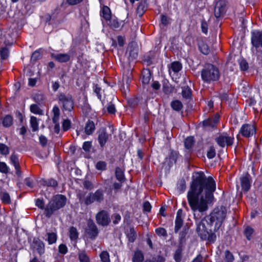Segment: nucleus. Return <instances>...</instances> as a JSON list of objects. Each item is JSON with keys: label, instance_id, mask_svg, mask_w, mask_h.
Segmentation results:
<instances>
[{"label": "nucleus", "instance_id": "nucleus-41", "mask_svg": "<svg viewBox=\"0 0 262 262\" xmlns=\"http://www.w3.org/2000/svg\"><path fill=\"white\" fill-rule=\"evenodd\" d=\"M30 124L33 132H36L38 129V123L35 117L32 116L31 117Z\"/></svg>", "mask_w": 262, "mask_h": 262}, {"label": "nucleus", "instance_id": "nucleus-21", "mask_svg": "<svg viewBox=\"0 0 262 262\" xmlns=\"http://www.w3.org/2000/svg\"><path fill=\"white\" fill-rule=\"evenodd\" d=\"M169 74H171V71L174 73H177L182 69V64L179 61H173L168 67Z\"/></svg>", "mask_w": 262, "mask_h": 262}, {"label": "nucleus", "instance_id": "nucleus-59", "mask_svg": "<svg viewBox=\"0 0 262 262\" xmlns=\"http://www.w3.org/2000/svg\"><path fill=\"white\" fill-rule=\"evenodd\" d=\"M2 200L4 203L9 204L11 202L9 194L7 192L3 193L2 195Z\"/></svg>", "mask_w": 262, "mask_h": 262}, {"label": "nucleus", "instance_id": "nucleus-12", "mask_svg": "<svg viewBox=\"0 0 262 262\" xmlns=\"http://www.w3.org/2000/svg\"><path fill=\"white\" fill-rule=\"evenodd\" d=\"M86 192H79L78 194V197L79 202L82 204L88 206L94 203V198L92 195V192H90L86 196H85Z\"/></svg>", "mask_w": 262, "mask_h": 262}, {"label": "nucleus", "instance_id": "nucleus-58", "mask_svg": "<svg viewBox=\"0 0 262 262\" xmlns=\"http://www.w3.org/2000/svg\"><path fill=\"white\" fill-rule=\"evenodd\" d=\"M43 99L44 96L41 94H36L34 96V101L38 104L41 103Z\"/></svg>", "mask_w": 262, "mask_h": 262}, {"label": "nucleus", "instance_id": "nucleus-10", "mask_svg": "<svg viewBox=\"0 0 262 262\" xmlns=\"http://www.w3.org/2000/svg\"><path fill=\"white\" fill-rule=\"evenodd\" d=\"M98 141L100 147L103 148L109 138L111 136L106 132L105 128H101L97 132Z\"/></svg>", "mask_w": 262, "mask_h": 262}, {"label": "nucleus", "instance_id": "nucleus-17", "mask_svg": "<svg viewBox=\"0 0 262 262\" xmlns=\"http://www.w3.org/2000/svg\"><path fill=\"white\" fill-rule=\"evenodd\" d=\"M10 161L11 163L15 168L16 175L18 177H21V171L20 170L18 156L14 154H12L10 157Z\"/></svg>", "mask_w": 262, "mask_h": 262}, {"label": "nucleus", "instance_id": "nucleus-29", "mask_svg": "<svg viewBox=\"0 0 262 262\" xmlns=\"http://www.w3.org/2000/svg\"><path fill=\"white\" fill-rule=\"evenodd\" d=\"M47 238L46 239L49 245L54 244L57 239V234L55 232L47 233Z\"/></svg>", "mask_w": 262, "mask_h": 262}, {"label": "nucleus", "instance_id": "nucleus-2", "mask_svg": "<svg viewBox=\"0 0 262 262\" xmlns=\"http://www.w3.org/2000/svg\"><path fill=\"white\" fill-rule=\"evenodd\" d=\"M226 213L225 207H217L209 215L205 216L197 223L196 231L200 238L210 243H214L216 238L215 233L221 227L226 218Z\"/></svg>", "mask_w": 262, "mask_h": 262}, {"label": "nucleus", "instance_id": "nucleus-25", "mask_svg": "<svg viewBox=\"0 0 262 262\" xmlns=\"http://www.w3.org/2000/svg\"><path fill=\"white\" fill-rule=\"evenodd\" d=\"M147 9V4L145 1H141L137 8V14L141 17Z\"/></svg>", "mask_w": 262, "mask_h": 262}, {"label": "nucleus", "instance_id": "nucleus-6", "mask_svg": "<svg viewBox=\"0 0 262 262\" xmlns=\"http://www.w3.org/2000/svg\"><path fill=\"white\" fill-rule=\"evenodd\" d=\"M58 104L63 112H71L74 107V100L72 95L60 92L57 95Z\"/></svg>", "mask_w": 262, "mask_h": 262}, {"label": "nucleus", "instance_id": "nucleus-20", "mask_svg": "<svg viewBox=\"0 0 262 262\" xmlns=\"http://www.w3.org/2000/svg\"><path fill=\"white\" fill-rule=\"evenodd\" d=\"M92 195L95 202L101 203L104 201V191L102 189H97L95 192H92Z\"/></svg>", "mask_w": 262, "mask_h": 262}, {"label": "nucleus", "instance_id": "nucleus-19", "mask_svg": "<svg viewBox=\"0 0 262 262\" xmlns=\"http://www.w3.org/2000/svg\"><path fill=\"white\" fill-rule=\"evenodd\" d=\"M162 89L163 92L168 95L173 92L174 86L171 84L167 79H165L162 81Z\"/></svg>", "mask_w": 262, "mask_h": 262}, {"label": "nucleus", "instance_id": "nucleus-43", "mask_svg": "<svg viewBox=\"0 0 262 262\" xmlns=\"http://www.w3.org/2000/svg\"><path fill=\"white\" fill-rule=\"evenodd\" d=\"M254 232V229L251 227L248 226L244 230V235L247 239L250 241L252 238V235Z\"/></svg>", "mask_w": 262, "mask_h": 262}, {"label": "nucleus", "instance_id": "nucleus-44", "mask_svg": "<svg viewBox=\"0 0 262 262\" xmlns=\"http://www.w3.org/2000/svg\"><path fill=\"white\" fill-rule=\"evenodd\" d=\"M9 55V51L8 48L3 47L0 50V56L1 58L3 60L6 59Z\"/></svg>", "mask_w": 262, "mask_h": 262}, {"label": "nucleus", "instance_id": "nucleus-62", "mask_svg": "<svg viewBox=\"0 0 262 262\" xmlns=\"http://www.w3.org/2000/svg\"><path fill=\"white\" fill-rule=\"evenodd\" d=\"M208 25L207 22L204 19H202L201 21V29L202 31L206 34L208 32Z\"/></svg>", "mask_w": 262, "mask_h": 262}, {"label": "nucleus", "instance_id": "nucleus-23", "mask_svg": "<svg viewBox=\"0 0 262 262\" xmlns=\"http://www.w3.org/2000/svg\"><path fill=\"white\" fill-rule=\"evenodd\" d=\"M100 16L106 21H108L112 17L111 11L107 6H103L101 12Z\"/></svg>", "mask_w": 262, "mask_h": 262}, {"label": "nucleus", "instance_id": "nucleus-46", "mask_svg": "<svg viewBox=\"0 0 262 262\" xmlns=\"http://www.w3.org/2000/svg\"><path fill=\"white\" fill-rule=\"evenodd\" d=\"M194 141L192 137H187L184 142V145L186 148L190 149L193 145Z\"/></svg>", "mask_w": 262, "mask_h": 262}, {"label": "nucleus", "instance_id": "nucleus-27", "mask_svg": "<svg viewBox=\"0 0 262 262\" xmlns=\"http://www.w3.org/2000/svg\"><path fill=\"white\" fill-rule=\"evenodd\" d=\"M52 112L53 113L52 121L53 123H57V122L59 121L60 114L59 107L57 105L54 106L52 110Z\"/></svg>", "mask_w": 262, "mask_h": 262}, {"label": "nucleus", "instance_id": "nucleus-22", "mask_svg": "<svg viewBox=\"0 0 262 262\" xmlns=\"http://www.w3.org/2000/svg\"><path fill=\"white\" fill-rule=\"evenodd\" d=\"M95 130V124L94 122L91 120H89L85 123L84 127V132L87 135H92Z\"/></svg>", "mask_w": 262, "mask_h": 262}, {"label": "nucleus", "instance_id": "nucleus-13", "mask_svg": "<svg viewBox=\"0 0 262 262\" xmlns=\"http://www.w3.org/2000/svg\"><path fill=\"white\" fill-rule=\"evenodd\" d=\"M219 121V117L215 116L214 117L208 118L203 121V125L205 129H209L216 126Z\"/></svg>", "mask_w": 262, "mask_h": 262}, {"label": "nucleus", "instance_id": "nucleus-38", "mask_svg": "<svg viewBox=\"0 0 262 262\" xmlns=\"http://www.w3.org/2000/svg\"><path fill=\"white\" fill-rule=\"evenodd\" d=\"M107 21L108 22V25L112 29H117L120 27V23L116 18L111 17Z\"/></svg>", "mask_w": 262, "mask_h": 262}, {"label": "nucleus", "instance_id": "nucleus-36", "mask_svg": "<svg viewBox=\"0 0 262 262\" xmlns=\"http://www.w3.org/2000/svg\"><path fill=\"white\" fill-rule=\"evenodd\" d=\"M199 49L200 51L205 55H208L210 52L208 45L204 42L200 43Z\"/></svg>", "mask_w": 262, "mask_h": 262}, {"label": "nucleus", "instance_id": "nucleus-3", "mask_svg": "<svg viewBox=\"0 0 262 262\" xmlns=\"http://www.w3.org/2000/svg\"><path fill=\"white\" fill-rule=\"evenodd\" d=\"M201 78L204 83L211 84L218 81L221 77L219 68L215 65L205 63L201 70Z\"/></svg>", "mask_w": 262, "mask_h": 262}, {"label": "nucleus", "instance_id": "nucleus-5", "mask_svg": "<svg viewBox=\"0 0 262 262\" xmlns=\"http://www.w3.org/2000/svg\"><path fill=\"white\" fill-rule=\"evenodd\" d=\"M251 42L252 47L251 51L257 61H262V31H254L251 32Z\"/></svg>", "mask_w": 262, "mask_h": 262}, {"label": "nucleus", "instance_id": "nucleus-56", "mask_svg": "<svg viewBox=\"0 0 262 262\" xmlns=\"http://www.w3.org/2000/svg\"><path fill=\"white\" fill-rule=\"evenodd\" d=\"M0 152L4 155H8L9 152L8 147L3 143H0Z\"/></svg>", "mask_w": 262, "mask_h": 262}, {"label": "nucleus", "instance_id": "nucleus-33", "mask_svg": "<svg viewBox=\"0 0 262 262\" xmlns=\"http://www.w3.org/2000/svg\"><path fill=\"white\" fill-rule=\"evenodd\" d=\"M129 242L133 243L136 239V232L134 228H130L129 230L126 233Z\"/></svg>", "mask_w": 262, "mask_h": 262}, {"label": "nucleus", "instance_id": "nucleus-40", "mask_svg": "<svg viewBox=\"0 0 262 262\" xmlns=\"http://www.w3.org/2000/svg\"><path fill=\"white\" fill-rule=\"evenodd\" d=\"M182 258V249L181 247L176 250L173 255V258L176 262H181Z\"/></svg>", "mask_w": 262, "mask_h": 262}, {"label": "nucleus", "instance_id": "nucleus-53", "mask_svg": "<svg viewBox=\"0 0 262 262\" xmlns=\"http://www.w3.org/2000/svg\"><path fill=\"white\" fill-rule=\"evenodd\" d=\"M107 164L105 162L100 161L96 164V168L99 170H105L106 169Z\"/></svg>", "mask_w": 262, "mask_h": 262}, {"label": "nucleus", "instance_id": "nucleus-55", "mask_svg": "<svg viewBox=\"0 0 262 262\" xmlns=\"http://www.w3.org/2000/svg\"><path fill=\"white\" fill-rule=\"evenodd\" d=\"M239 64L242 71H246L249 68L248 62L246 60L242 59L239 61Z\"/></svg>", "mask_w": 262, "mask_h": 262}, {"label": "nucleus", "instance_id": "nucleus-31", "mask_svg": "<svg viewBox=\"0 0 262 262\" xmlns=\"http://www.w3.org/2000/svg\"><path fill=\"white\" fill-rule=\"evenodd\" d=\"M144 259V256L141 251H136L133 257V262H143Z\"/></svg>", "mask_w": 262, "mask_h": 262}, {"label": "nucleus", "instance_id": "nucleus-42", "mask_svg": "<svg viewBox=\"0 0 262 262\" xmlns=\"http://www.w3.org/2000/svg\"><path fill=\"white\" fill-rule=\"evenodd\" d=\"M224 259L226 262H233L234 260V257L230 251L226 250L224 252Z\"/></svg>", "mask_w": 262, "mask_h": 262}, {"label": "nucleus", "instance_id": "nucleus-14", "mask_svg": "<svg viewBox=\"0 0 262 262\" xmlns=\"http://www.w3.org/2000/svg\"><path fill=\"white\" fill-rule=\"evenodd\" d=\"M225 3L223 0L218 1L214 7V15L216 18L221 17L225 12Z\"/></svg>", "mask_w": 262, "mask_h": 262}, {"label": "nucleus", "instance_id": "nucleus-26", "mask_svg": "<svg viewBox=\"0 0 262 262\" xmlns=\"http://www.w3.org/2000/svg\"><path fill=\"white\" fill-rule=\"evenodd\" d=\"M115 177L116 179L119 182H124L125 181V176L123 171L121 168L117 167L115 169Z\"/></svg>", "mask_w": 262, "mask_h": 262}, {"label": "nucleus", "instance_id": "nucleus-11", "mask_svg": "<svg viewBox=\"0 0 262 262\" xmlns=\"http://www.w3.org/2000/svg\"><path fill=\"white\" fill-rule=\"evenodd\" d=\"M255 132V128L253 125L245 124L242 125L239 133L245 137L249 138Z\"/></svg>", "mask_w": 262, "mask_h": 262}, {"label": "nucleus", "instance_id": "nucleus-32", "mask_svg": "<svg viewBox=\"0 0 262 262\" xmlns=\"http://www.w3.org/2000/svg\"><path fill=\"white\" fill-rule=\"evenodd\" d=\"M151 73L149 70H146L142 73V81L143 84H147L151 79Z\"/></svg>", "mask_w": 262, "mask_h": 262}, {"label": "nucleus", "instance_id": "nucleus-7", "mask_svg": "<svg viewBox=\"0 0 262 262\" xmlns=\"http://www.w3.org/2000/svg\"><path fill=\"white\" fill-rule=\"evenodd\" d=\"M85 232L91 239H95L99 233L98 229L92 220H89L85 229Z\"/></svg>", "mask_w": 262, "mask_h": 262}, {"label": "nucleus", "instance_id": "nucleus-54", "mask_svg": "<svg viewBox=\"0 0 262 262\" xmlns=\"http://www.w3.org/2000/svg\"><path fill=\"white\" fill-rule=\"evenodd\" d=\"M71 122L69 119H65L63 121L62 128L63 131L66 132L69 130L71 127Z\"/></svg>", "mask_w": 262, "mask_h": 262}, {"label": "nucleus", "instance_id": "nucleus-24", "mask_svg": "<svg viewBox=\"0 0 262 262\" xmlns=\"http://www.w3.org/2000/svg\"><path fill=\"white\" fill-rule=\"evenodd\" d=\"M40 184L43 186H47L48 187H52L55 188L58 185V183L56 180L53 179H42L40 181Z\"/></svg>", "mask_w": 262, "mask_h": 262}, {"label": "nucleus", "instance_id": "nucleus-28", "mask_svg": "<svg viewBox=\"0 0 262 262\" xmlns=\"http://www.w3.org/2000/svg\"><path fill=\"white\" fill-rule=\"evenodd\" d=\"M170 106L173 110L177 112L180 111L183 108V104L182 102L178 100L171 101L170 103Z\"/></svg>", "mask_w": 262, "mask_h": 262}, {"label": "nucleus", "instance_id": "nucleus-50", "mask_svg": "<svg viewBox=\"0 0 262 262\" xmlns=\"http://www.w3.org/2000/svg\"><path fill=\"white\" fill-rule=\"evenodd\" d=\"M216 155L215 149L213 146H210L207 152V157L209 159H212Z\"/></svg>", "mask_w": 262, "mask_h": 262}, {"label": "nucleus", "instance_id": "nucleus-18", "mask_svg": "<svg viewBox=\"0 0 262 262\" xmlns=\"http://www.w3.org/2000/svg\"><path fill=\"white\" fill-rule=\"evenodd\" d=\"M250 175L247 174L246 176L241 178V186L244 191L247 192L250 188Z\"/></svg>", "mask_w": 262, "mask_h": 262}, {"label": "nucleus", "instance_id": "nucleus-51", "mask_svg": "<svg viewBox=\"0 0 262 262\" xmlns=\"http://www.w3.org/2000/svg\"><path fill=\"white\" fill-rule=\"evenodd\" d=\"M183 225V219H176L174 226V232L178 233Z\"/></svg>", "mask_w": 262, "mask_h": 262}, {"label": "nucleus", "instance_id": "nucleus-37", "mask_svg": "<svg viewBox=\"0 0 262 262\" xmlns=\"http://www.w3.org/2000/svg\"><path fill=\"white\" fill-rule=\"evenodd\" d=\"M2 123L4 126L8 127L13 123V118L10 115H6L3 119Z\"/></svg>", "mask_w": 262, "mask_h": 262}, {"label": "nucleus", "instance_id": "nucleus-61", "mask_svg": "<svg viewBox=\"0 0 262 262\" xmlns=\"http://www.w3.org/2000/svg\"><path fill=\"white\" fill-rule=\"evenodd\" d=\"M178 153L176 151H172L170 152L169 159L171 163H176L178 158Z\"/></svg>", "mask_w": 262, "mask_h": 262}, {"label": "nucleus", "instance_id": "nucleus-9", "mask_svg": "<svg viewBox=\"0 0 262 262\" xmlns=\"http://www.w3.org/2000/svg\"><path fill=\"white\" fill-rule=\"evenodd\" d=\"M215 140L220 146L224 147L225 146H231L233 143L234 137L229 136L227 133H223Z\"/></svg>", "mask_w": 262, "mask_h": 262}, {"label": "nucleus", "instance_id": "nucleus-4", "mask_svg": "<svg viewBox=\"0 0 262 262\" xmlns=\"http://www.w3.org/2000/svg\"><path fill=\"white\" fill-rule=\"evenodd\" d=\"M67 202V198L62 194H56L47 205L44 214L50 218L56 211L63 208Z\"/></svg>", "mask_w": 262, "mask_h": 262}, {"label": "nucleus", "instance_id": "nucleus-35", "mask_svg": "<svg viewBox=\"0 0 262 262\" xmlns=\"http://www.w3.org/2000/svg\"><path fill=\"white\" fill-rule=\"evenodd\" d=\"M182 95L183 98L189 99L191 97V90L188 86H185L182 88Z\"/></svg>", "mask_w": 262, "mask_h": 262}, {"label": "nucleus", "instance_id": "nucleus-15", "mask_svg": "<svg viewBox=\"0 0 262 262\" xmlns=\"http://www.w3.org/2000/svg\"><path fill=\"white\" fill-rule=\"evenodd\" d=\"M52 58L59 62H67L70 60V55L68 53H54L51 54Z\"/></svg>", "mask_w": 262, "mask_h": 262}, {"label": "nucleus", "instance_id": "nucleus-8", "mask_svg": "<svg viewBox=\"0 0 262 262\" xmlns=\"http://www.w3.org/2000/svg\"><path fill=\"white\" fill-rule=\"evenodd\" d=\"M96 220L97 223L102 226H106L111 222V219L108 212L104 210L97 213Z\"/></svg>", "mask_w": 262, "mask_h": 262}, {"label": "nucleus", "instance_id": "nucleus-1", "mask_svg": "<svg viewBox=\"0 0 262 262\" xmlns=\"http://www.w3.org/2000/svg\"><path fill=\"white\" fill-rule=\"evenodd\" d=\"M216 185L211 177L206 178L203 172L195 173L187 192L189 205L193 212L201 213L208 209V205L212 203Z\"/></svg>", "mask_w": 262, "mask_h": 262}, {"label": "nucleus", "instance_id": "nucleus-34", "mask_svg": "<svg viewBox=\"0 0 262 262\" xmlns=\"http://www.w3.org/2000/svg\"><path fill=\"white\" fill-rule=\"evenodd\" d=\"M129 57L132 60L135 59L138 57V49L136 47L130 46L128 49Z\"/></svg>", "mask_w": 262, "mask_h": 262}, {"label": "nucleus", "instance_id": "nucleus-63", "mask_svg": "<svg viewBox=\"0 0 262 262\" xmlns=\"http://www.w3.org/2000/svg\"><path fill=\"white\" fill-rule=\"evenodd\" d=\"M35 205L39 208L42 209V210L44 209L45 210L46 207H45V204H44L43 201L42 200H41L40 199H37L36 200Z\"/></svg>", "mask_w": 262, "mask_h": 262}, {"label": "nucleus", "instance_id": "nucleus-64", "mask_svg": "<svg viewBox=\"0 0 262 262\" xmlns=\"http://www.w3.org/2000/svg\"><path fill=\"white\" fill-rule=\"evenodd\" d=\"M83 184L84 187L88 190H92L94 188L93 183L88 180H85Z\"/></svg>", "mask_w": 262, "mask_h": 262}, {"label": "nucleus", "instance_id": "nucleus-39", "mask_svg": "<svg viewBox=\"0 0 262 262\" xmlns=\"http://www.w3.org/2000/svg\"><path fill=\"white\" fill-rule=\"evenodd\" d=\"M188 228L184 227L179 234L180 244H183L185 242V237L188 233Z\"/></svg>", "mask_w": 262, "mask_h": 262}, {"label": "nucleus", "instance_id": "nucleus-30", "mask_svg": "<svg viewBox=\"0 0 262 262\" xmlns=\"http://www.w3.org/2000/svg\"><path fill=\"white\" fill-rule=\"evenodd\" d=\"M79 233L74 227H70L69 229V237L72 241H76L78 238Z\"/></svg>", "mask_w": 262, "mask_h": 262}, {"label": "nucleus", "instance_id": "nucleus-60", "mask_svg": "<svg viewBox=\"0 0 262 262\" xmlns=\"http://www.w3.org/2000/svg\"><path fill=\"white\" fill-rule=\"evenodd\" d=\"M41 57V53L39 51H36L33 53L31 58V60L32 61H36L38 59H40Z\"/></svg>", "mask_w": 262, "mask_h": 262}, {"label": "nucleus", "instance_id": "nucleus-49", "mask_svg": "<svg viewBox=\"0 0 262 262\" xmlns=\"http://www.w3.org/2000/svg\"><path fill=\"white\" fill-rule=\"evenodd\" d=\"M100 257L102 262H110V255L107 251H102L100 254Z\"/></svg>", "mask_w": 262, "mask_h": 262}, {"label": "nucleus", "instance_id": "nucleus-48", "mask_svg": "<svg viewBox=\"0 0 262 262\" xmlns=\"http://www.w3.org/2000/svg\"><path fill=\"white\" fill-rule=\"evenodd\" d=\"M78 258L80 262H90L89 257L84 251H81L78 253Z\"/></svg>", "mask_w": 262, "mask_h": 262}, {"label": "nucleus", "instance_id": "nucleus-57", "mask_svg": "<svg viewBox=\"0 0 262 262\" xmlns=\"http://www.w3.org/2000/svg\"><path fill=\"white\" fill-rule=\"evenodd\" d=\"M0 172L5 174L9 172V167L5 162H0Z\"/></svg>", "mask_w": 262, "mask_h": 262}, {"label": "nucleus", "instance_id": "nucleus-47", "mask_svg": "<svg viewBox=\"0 0 262 262\" xmlns=\"http://www.w3.org/2000/svg\"><path fill=\"white\" fill-rule=\"evenodd\" d=\"M177 188L181 193L185 191L186 189V182L184 179H182L179 181Z\"/></svg>", "mask_w": 262, "mask_h": 262}, {"label": "nucleus", "instance_id": "nucleus-16", "mask_svg": "<svg viewBox=\"0 0 262 262\" xmlns=\"http://www.w3.org/2000/svg\"><path fill=\"white\" fill-rule=\"evenodd\" d=\"M32 247L34 249H35L40 255L45 252L44 243L39 238H34L33 239Z\"/></svg>", "mask_w": 262, "mask_h": 262}, {"label": "nucleus", "instance_id": "nucleus-45", "mask_svg": "<svg viewBox=\"0 0 262 262\" xmlns=\"http://www.w3.org/2000/svg\"><path fill=\"white\" fill-rule=\"evenodd\" d=\"M30 111L35 114L42 115V111L39 107L35 104H33L30 106Z\"/></svg>", "mask_w": 262, "mask_h": 262}, {"label": "nucleus", "instance_id": "nucleus-52", "mask_svg": "<svg viewBox=\"0 0 262 262\" xmlns=\"http://www.w3.org/2000/svg\"><path fill=\"white\" fill-rule=\"evenodd\" d=\"M156 233L160 236L166 237L167 236V231L164 228L159 227L155 230Z\"/></svg>", "mask_w": 262, "mask_h": 262}]
</instances>
